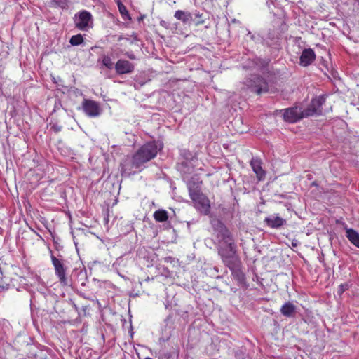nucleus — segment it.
Returning a JSON list of instances; mask_svg holds the SVG:
<instances>
[{
  "label": "nucleus",
  "instance_id": "412c9836",
  "mask_svg": "<svg viewBox=\"0 0 359 359\" xmlns=\"http://www.w3.org/2000/svg\"><path fill=\"white\" fill-rule=\"evenodd\" d=\"M117 6L118 11L123 19H130V14L126 7V6L120 1H117Z\"/></svg>",
  "mask_w": 359,
  "mask_h": 359
},
{
  "label": "nucleus",
  "instance_id": "6e6552de",
  "mask_svg": "<svg viewBox=\"0 0 359 359\" xmlns=\"http://www.w3.org/2000/svg\"><path fill=\"white\" fill-rule=\"evenodd\" d=\"M82 109L85 114L90 117H96L101 114L98 102L90 99H84L82 102Z\"/></svg>",
  "mask_w": 359,
  "mask_h": 359
},
{
  "label": "nucleus",
  "instance_id": "4468645a",
  "mask_svg": "<svg viewBox=\"0 0 359 359\" xmlns=\"http://www.w3.org/2000/svg\"><path fill=\"white\" fill-rule=\"evenodd\" d=\"M316 59L315 52L311 48L304 49L300 56V65L306 67L311 65Z\"/></svg>",
  "mask_w": 359,
  "mask_h": 359
},
{
  "label": "nucleus",
  "instance_id": "9d476101",
  "mask_svg": "<svg viewBox=\"0 0 359 359\" xmlns=\"http://www.w3.org/2000/svg\"><path fill=\"white\" fill-rule=\"evenodd\" d=\"M251 84L252 91L260 95L263 93L269 91V87L267 81L260 76H255L252 80Z\"/></svg>",
  "mask_w": 359,
  "mask_h": 359
},
{
  "label": "nucleus",
  "instance_id": "f3484780",
  "mask_svg": "<svg viewBox=\"0 0 359 359\" xmlns=\"http://www.w3.org/2000/svg\"><path fill=\"white\" fill-rule=\"evenodd\" d=\"M346 236L353 245L359 248V233L355 230L347 229Z\"/></svg>",
  "mask_w": 359,
  "mask_h": 359
},
{
  "label": "nucleus",
  "instance_id": "2eb2a0df",
  "mask_svg": "<svg viewBox=\"0 0 359 359\" xmlns=\"http://www.w3.org/2000/svg\"><path fill=\"white\" fill-rule=\"evenodd\" d=\"M264 222L270 228L278 229L286 224V220L278 215H276L266 217Z\"/></svg>",
  "mask_w": 359,
  "mask_h": 359
},
{
  "label": "nucleus",
  "instance_id": "dca6fc26",
  "mask_svg": "<svg viewBox=\"0 0 359 359\" xmlns=\"http://www.w3.org/2000/svg\"><path fill=\"white\" fill-rule=\"evenodd\" d=\"M296 311V306L288 302L284 304L280 308V313L285 317H291Z\"/></svg>",
  "mask_w": 359,
  "mask_h": 359
},
{
  "label": "nucleus",
  "instance_id": "0eeeda50",
  "mask_svg": "<svg viewBox=\"0 0 359 359\" xmlns=\"http://www.w3.org/2000/svg\"><path fill=\"white\" fill-rule=\"evenodd\" d=\"M304 118H306L304 110L297 106L284 109L283 119L286 122L293 123Z\"/></svg>",
  "mask_w": 359,
  "mask_h": 359
},
{
  "label": "nucleus",
  "instance_id": "a211bd4d",
  "mask_svg": "<svg viewBox=\"0 0 359 359\" xmlns=\"http://www.w3.org/2000/svg\"><path fill=\"white\" fill-rule=\"evenodd\" d=\"M174 17L184 24H186L189 20L191 19V14L189 12H185L182 10H177L174 14Z\"/></svg>",
  "mask_w": 359,
  "mask_h": 359
},
{
  "label": "nucleus",
  "instance_id": "aec40b11",
  "mask_svg": "<svg viewBox=\"0 0 359 359\" xmlns=\"http://www.w3.org/2000/svg\"><path fill=\"white\" fill-rule=\"evenodd\" d=\"M49 4L50 7L55 8L66 9L68 7L67 0H51Z\"/></svg>",
  "mask_w": 359,
  "mask_h": 359
},
{
  "label": "nucleus",
  "instance_id": "39448f33",
  "mask_svg": "<svg viewBox=\"0 0 359 359\" xmlns=\"http://www.w3.org/2000/svg\"><path fill=\"white\" fill-rule=\"evenodd\" d=\"M326 95H323L312 99L310 104L304 110L306 117L313 115H321L323 114L322 106L325 102Z\"/></svg>",
  "mask_w": 359,
  "mask_h": 359
},
{
  "label": "nucleus",
  "instance_id": "393cba45",
  "mask_svg": "<svg viewBox=\"0 0 359 359\" xmlns=\"http://www.w3.org/2000/svg\"><path fill=\"white\" fill-rule=\"evenodd\" d=\"M126 55L130 60H135V55L133 53H127Z\"/></svg>",
  "mask_w": 359,
  "mask_h": 359
},
{
  "label": "nucleus",
  "instance_id": "f8f14e48",
  "mask_svg": "<svg viewBox=\"0 0 359 359\" xmlns=\"http://www.w3.org/2000/svg\"><path fill=\"white\" fill-rule=\"evenodd\" d=\"M250 165L256 175L258 181H264L266 177V172L262 168V160L257 158H252Z\"/></svg>",
  "mask_w": 359,
  "mask_h": 359
},
{
  "label": "nucleus",
  "instance_id": "b1692460",
  "mask_svg": "<svg viewBox=\"0 0 359 359\" xmlns=\"http://www.w3.org/2000/svg\"><path fill=\"white\" fill-rule=\"evenodd\" d=\"M102 63L104 66L110 69H112L114 65L111 57L108 55H104L102 57Z\"/></svg>",
  "mask_w": 359,
  "mask_h": 359
},
{
  "label": "nucleus",
  "instance_id": "f257e3e1",
  "mask_svg": "<svg viewBox=\"0 0 359 359\" xmlns=\"http://www.w3.org/2000/svg\"><path fill=\"white\" fill-rule=\"evenodd\" d=\"M217 230L218 231V238L225 245L221 246L218 250V253L221 256L224 264L227 267H233V264L239 262V258L236 255V245L229 230L222 222H218Z\"/></svg>",
  "mask_w": 359,
  "mask_h": 359
},
{
  "label": "nucleus",
  "instance_id": "ddd939ff",
  "mask_svg": "<svg viewBox=\"0 0 359 359\" xmlns=\"http://www.w3.org/2000/svg\"><path fill=\"white\" fill-rule=\"evenodd\" d=\"M134 65L126 60H118L115 65V69L118 74H130L134 71Z\"/></svg>",
  "mask_w": 359,
  "mask_h": 359
},
{
  "label": "nucleus",
  "instance_id": "f03ea898",
  "mask_svg": "<svg viewBox=\"0 0 359 359\" xmlns=\"http://www.w3.org/2000/svg\"><path fill=\"white\" fill-rule=\"evenodd\" d=\"M158 153L157 145L155 142H149L142 145L133 155V165L139 168L144 163L156 157Z\"/></svg>",
  "mask_w": 359,
  "mask_h": 359
},
{
  "label": "nucleus",
  "instance_id": "20e7f679",
  "mask_svg": "<svg viewBox=\"0 0 359 359\" xmlns=\"http://www.w3.org/2000/svg\"><path fill=\"white\" fill-rule=\"evenodd\" d=\"M74 23L78 29L86 31L93 27V15L89 11L83 10L75 15Z\"/></svg>",
  "mask_w": 359,
  "mask_h": 359
},
{
  "label": "nucleus",
  "instance_id": "1a4fd4ad",
  "mask_svg": "<svg viewBox=\"0 0 359 359\" xmlns=\"http://www.w3.org/2000/svg\"><path fill=\"white\" fill-rule=\"evenodd\" d=\"M251 84L252 91L260 95L263 93L269 91V87L267 81L260 76H255L252 80Z\"/></svg>",
  "mask_w": 359,
  "mask_h": 359
},
{
  "label": "nucleus",
  "instance_id": "423d86ee",
  "mask_svg": "<svg viewBox=\"0 0 359 359\" xmlns=\"http://www.w3.org/2000/svg\"><path fill=\"white\" fill-rule=\"evenodd\" d=\"M51 262L54 266L55 273L60 284L63 286L68 285V279L66 276V268L63 262L54 255H51Z\"/></svg>",
  "mask_w": 359,
  "mask_h": 359
},
{
  "label": "nucleus",
  "instance_id": "9b49d317",
  "mask_svg": "<svg viewBox=\"0 0 359 359\" xmlns=\"http://www.w3.org/2000/svg\"><path fill=\"white\" fill-rule=\"evenodd\" d=\"M240 264L241 262L239 261V262L233 263L232 264L233 267L228 268L231 270V275L233 279L237 281L238 285L243 286L246 285L245 276L240 269Z\"/></svg>",
  "mask_w": 359,
  "mask_h": 359
},
{
  "label": "nucleus",
  "instance_id": "4be33fe9",
  "mask_svg": "<svg viewBox=\"0 0 359 359\" xmlns=\"http://www.w3.org/2000/svg\"><path fill=\"white\" fill-rule=\"evenodd\" d=\"M83 42V37L81 34L74 35L70 38L69 43L72 46H79Z\"/></svg>",
  "mask_w": 359,
  "mask_h": 359
},
{
  "label": "nucleus",
  "instance_id": "bb28decb",
  "mask_svg": "<svg viewBox=\"0 0 359 359\" xmlns=\"http://www.w3.org/2000/svg\"><path fill=\"white\" fill-rule=\"evenodd\" d=\"M145 359H152V358H145Z\"/></svg>",
  "mask_w": 359,
  "mask_h": 359
},
{
  "label": "nucleus",
  "instance_id": "5701e85b",
  "mask_svg": "<svg viewBox=\"0 0 359 359\" xmlns=\"http://www.w3.org/2000/svg\"><path fill=\"white\" fill-rule=\"evenodd\" d=\"M194 17H195L194 25L196 26H199V25L205 24V18H203V15L202 13H200L198 11H196L194 13Z\"/></svg>",
  "mask_w": 359,
  "mask_h": 359
},
{
  "label": "nucleus",
  "instance_id": "a878e982",
  "mask_svg": "<svg viewBox=\"0 0 359 359\" xmlns=\"http://www.w3.org/2000/svg\"><path fill=\"white\" fill-rule=\"evenodd\" d=\"M345 290H346V288L344 287V285H340L341 292H344Z\"/></svg>",
  "mask_w": 359,
  "mask_h": 359
},
{
  "label": "nucleus",
  "instance_id": "6ab92c4d",
  "mask_svg": "<svg viewBox=\"0 0 359 359\" xmlns=\"http://www.w3.org/2000/svg\"><path fill=\"white\" fill-rule=\"evenodd\" d=\"M154 219L158 222H164L168 219V213L165 210H158L153 215Z\"/></svg>",
  "mask_w": 359,
  "mask_h": 359
},
{
  "label": "nucleus",
  "instance_id": "7ed1b4c3",
  "mask_svg": "<svg viewBox=\"0 0 359 359\" xmlns=\"http://www.w3.org/2000/svg\"><path fill=\"white\" fill-rule=\"evenodd\" d=\"M189 195L194 203V207L205 215L210 212V201L199 189L189 187Z\"/></svg>",
  "mask_w": 359,
  "mask_h": 359
}]
</instances>
